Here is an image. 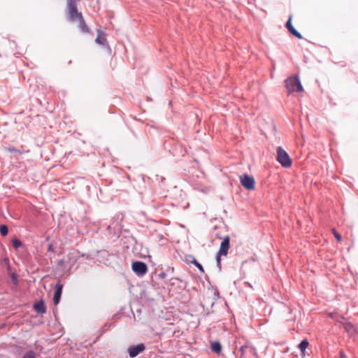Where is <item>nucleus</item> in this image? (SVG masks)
<instances>
[{
    "label": "nucleus",
    "mask_w": 358,
    "mask_h": 358,
    "mask_svg": "<svg viewBox=\"0 0 358 358\" xmlns=\"http://www.w3.org/2000/svg\"><path fill=\"white\" fill-rule=\"evenodd\" d=\"M211 349L216 353H220L222 350L221 344L219 342H213L211 344Z\"/></svg>",
    "instance_id": "16"
},
{
    "label": "nucleus",
    "mask_w": 358,
    "mask_h": 358,
    "mask_svg": "<svg viewBox=\"0 0 358 358\" xmlns=\"http://www.w3.org/2000/svg\"><path fill=\"white\" fill-rule=\"evenodd\" d=\"M68 259L69 261L72 264H74L78 260V257L74 256L73 252H70L68 254Z\"/></svg>",
    "instance_id": "22"
},
{
    "label": "nucleus",
    "mask_w": 358,
    "mask_h": 358,
    "mask_svg": "<svg viewBox=\"0 0 358 358\" xmlns=\"http://www.w3.org/2000/svg\"><path fill=\"white\" fill-rule=\"evenodd\" d=\"M333 234L334 236V237L337 239L338 241H341L342 240V237H341V235L338 233L335 229L333 230Z\"/></svg>",
    "instance_id": "23"
},
{
    "label": "nucleus",
    "mask_w": 358,
    "mask_h": 358,
    "mask_svg": "<svg viewBox=\"0 0 358 358\" xmlns=\"http://www.w3.org/2000/svg\"><path fill=\"white\" fill-rule=\"evenodd\" d=\"M62 288L63 285L59 282L56 284L53 297L54 303L55 305H57L60 301Z\"/></svg>",
    "instance_id": "10"
},
{
    "label": "nucleus",
    "mask_w": 358,
    "mask_h": 358,
    "mask_svg": "<svg viewBox=\"0 0 358 358\" xmlns=\"http://www.w3.org/2000/svg\"><path fill=\"white\" fill-rule=\"evenodd\" d=\"M247 348V346H246V345H243V346H241V347L240 348V349H239V350H240V352H241V356H243V355L245 354V348Z\"/></svg>",
    "instance_id": "27"
},
{
    "label": "nucleus",
    "mask_w": 358,
    "mask_h": 358,
    "mask_svg": "<svg viewBox=\"0 0 358 358\" xmlns=\"http://www.w3.org/2000/svg\"><path fill=\"white\" fill-rule=\"evenodd\" d=\"M277 161L285 168L292 166V159L287 152L281 147H278L277 150Z\"/></svg>",
    "instance_id": "4"
},
{
    "label": "nucleus",
    "mask_w": 358,
    "mask_h": 358,
    "mask_svg": "<svg viewBox=\"0 0 358 358\" xmlns=\"http://www.w3.org/2000/svg\"><path fill=\"white\" fill-rule=\"evenodd\" d=\"M12 245L15 249H17L22 246V242L17 238L12 240Z\"/></svg>",
    "instance_id": "19"
},
{
    "label": "nucleus",
    "mask_w": 358,
    "mask_h": 358,
    "mask_svg": "<svg viewBox=\"0 0 358 358\" xmlns=\"http://www.w3.org/2000/svg\"><path fill=\"white\" fill-rule=\"evenodd\" d=\"M64 259H59L58 262H57V265L58 266H63L64 264Z\"/></svg>",
    "instance_id": "30"
},
{
    "label": "nucleus",
    "mask_w": 358,
    "mask_h": 358,
    "mask_svg": "<svg viewBox=\"0 0 358 358\" xmlns=\"http://www.w3.org/2000/svg\"><path fill=\"white\" fill-rule=\"evenodd\" d=\"M145 349V346L143 343L138 344L136 345H131L128 348V352L131 358H134L138 356L140 353L143 352Z\"/></svg>",
    "instance_id": "7"
},
{
    "label": "nucleus",
    "mask_w": 358,
    "mask_h": 358,
    "mask_svg": "<svg viewBox=\"0 0 358 358\" xmlns=\"http://www.w3.org/2000/svg\"><path fill=\"white\" fill-rule=\"evenodd\" d=\"M285 27L288 29L289 32L290 34H292L293 36H294L295 37H296L297 38H299V39L303 38L301 34L297 30H296L295 28L293 27V25L292 24V16L291 15L289 16V17L285 24Z\"/></svg>",
    "instance_id": "9"
},
{
    "label": "nucleus",
    "mask_w": 358,
    "mask_h": 358,
    "mask_svg": "<svg viewBox=\"0 0 358 358\" xmlns=\"http://www.w3.org/2000/svg\"><path fill=\"white\" fill-rule=\"evenodd\" d=\"M220 257H221V256H219V254H217V255H216V262H217V266L220 268H221V259H220Z\"/></svg>",
    "instance_id": "24"
},
{
    "label": "nucleus",
    "mask_w": 358,
    "mask_h": 358,
    "mask_svg": "<svg viewBox=\"0 0 358 358\" xmlns=\"http://www.w3.org/2000/svg\"><path fill=\"white\" fill-rule=\"evenodd\" d=\"M0 233L2 236H6L8 233V229L6 225L2 224L0 226Z\"/></svg>",
    "instance_id": "20"
},
{
    "label": "nucleus",
    "mask_w": 358,
    "mask_h": 358,
    "mask_svg": "<svg viewBox=\"0 0 358 358\" xmlns=\"http://www.w3.org/2000/svg\"><path fill=\"white\" fill-rule=\"evenodd\" d=\"M34 308L38 314H43L46 312V308L43 301H39L35 303Z\"/></svg>",
    "instance_id": "13"
},
{
    "label": "nucleus",
    "mask_w": 358,
    "mask_h": 358,
    "mask_svg": "<svg viewBox=\"0 0 358 358\" xmlns=\"http://www.w3.org/2000/svg\"><path fill=\"white\" fill-rule=\"evenodd\" d=\"M229 236H225L220 244V248L217 254H219V256H226L228 254V250L229 249Z\"/></svg>",
    "instance_id": "8"
},
{
    "label": "nucleus",
    "mask_w": 358,
    "mask_h": 358,
    "mask_svg": "<svg viewBox=\"0 0 358 358\" xmlns=\"http://www.w3.org/2000/svg\"><path fill=\"white\" fill-rule=\"evenodd\" d=\"M189 257L192 259V260L191 261V262H192L194 265H195V266H196V267H197V268H198V269H199L200 271H201L202 273H204V269H203V268L202 265H201L199 262H197V260H196L194 257L190 256Z\"/></svg>",
    "instance_id": "17"
},
{
    "label": "nucleus",
    "mask_w": 358,
    "mask_h": 358,
    "mask_svg": "<svg viewBox=\"0 0 358 358\" xmlns=\"http://www.w3.org/2000/svg\"><path fill=\"white\" fill-rule=\"evenodd\" d=\"M343 328L348 334L350 336H354L357 334V327L351 322H348L347 323H345Z\"/></svg>",
    "instance_id": "11"
},
{
    "label": "nucleus",
    "mask_w": 358,
    "mask_h": 358,
    "mask_svg": "<svg viewBox=\"0 0 358 358\" xmlns=\"http://www.w3.org/2000/svg\"><path fill=\"white\" fill-rule=\"evenodd\" d=\"M98 36L95 40L96 43L98 44L102 45L103 46L109 47L107 39L105 36V34L103 31L101 30H98Z\"/></svg>",
    "instance_id": "12"
},
{
    "label": "nucleus",
    "mask_w": 358,
    "mask_h": 358,
    "mask_svg": "<svg viewBox=\"0 0 358 358\" xmlns=\"http://www.w3.org/2000/svg\"><path fill=\"white\" fill-rule=\"evenodd\" d=\"M308 345H309V342L307 339H303L301 341V342L299 345V349L301 351V355H305V351L307 349V348L308 347Z\"/></svg>",
    "instance_id": "15"
},
{
    "label": "nucleus",
    "mask_w": 358,
    "mask_h": 358,
    "mask_svg": "<svg viewBox=\"0 0 358 358\" xmlns=\"http://www.w3.org/2000/svg\"><path fill=\"white\" fill-rule=\"evenodd\" d=\"M79 22L78 27L79 29L83 32V33H89L90 29L88 28L87 25L86 24L83 17H82L80 19L78 20Z\"/></svg>",
    "instance_id": "14"
},
{
    "label": "nucleus",
    "mask_w": 358,
    "mask_h": 358,
    "mask_svg": "<svg viewBox=\"0 0 358 358\" xmlns=\"http://www.w3.org/2000/svg\"><path fill=\"white\" fill-rule=\"evenodd\" d=\"M335 320L337 322H339V323L342 324L343 326L345 325V323L348 322L347 320L343 316H341V315H338L336 316V317L335 318Z\"/></svg>",
    "instance_id": "18"
},
{
    "label": "nucleus",
    "mask_w": 358,
    "mask_h": 358,
    "mask_svg": "<svg viewBox=\"0 0 358 358\" xmlns=\"http://www.w3.org/2000/svg\"><path fill=\"white\" fill-rule=\"evenodd\" d=\"M337 315H338V314H337V313H329V316L331 318L334 319V320H335V318L336 317V316H337Z\"/></svg>",
    "instance_id": "29"
},
{
    "label": "nucleus",
    "mask_w": 358,
    "mask_h": 358,
    "mask_svg": "<svg viewBox=\"0 0 358 358\" xmlns=\"http://www.w3.org/2000/svg\"><path fill=\"white\" fill-rule=\"evenodd\" d=\"M8 150L10 152H20L19 150H17L15 147L13 146H10V147H8Z\"/></svg>",
    "instance_id": "26"
},
{
    "label": "nucleus",
    "mask_w": 358,
    "mask_h": 358,
    "mask_svg": "<svg viewBox=\"0 0 358 358\" xmlns=\"http://www.w3.org/2000/svg\"><path fill=\"white\" fill-rule=\"evenodd\" d=\"M68 17L71 22L78 20L83 17L82 13L78 10L76 0H68Z\"/></svg>",
    "instance_id": "3"
},
{
    "label": "nucleus",
    "mask_w": 358,
    "mask_h": 358,
    "mask_svg": "<svg viewBox=\"0 0 358 358\" xmlns=\"http://www.w3.org/2000/svg\"><path fill=\"white\" fill-rule=\"evenodd\" d=\"M132 270L138 276H143L147 273L148 267L144 262L136 261L132 264Z\"/></svg>",
    "instance_id": "6"
},
{
    "label": "nucleus",
    "mask_w": 358,
    "mask_h": 358,
    "mask_svg": "<svg viewBox=\"0 0 358 358\" xmlns=\"http://www.w3.org/2000/svg\"><path fill=\"white\" fill-rule=\"evenodd\" d=\"M285 83L287 94H291L294 92H301L303 91V88L301 83L299 77L296 75L287 78L285 80Z\"/></svg>",
    "instance_id": "1"
},
{
    "label": "nucleus",
    "mask_w": 358,
    "mask_h": 358,
    "mask_svg": "<svg viewBox=\"0 0 358 358\" xmlns=\"http://www.w3.org/2000/svg\"><path fill=\"white\" fill-rule=\"evenodd\" d=\"M342 358V357H341Z\"/></svg>",
    "instance_id": "31"
},
{
    "label": "nucleus",
    "mask_w": 358,
    "mask_h": 358,
    "mask_svg": "<svg viewBox=\"0 0 358 358\" xmlns=\"http://www.w3.org/2000/svg\"><path fill=\"white\" fill-rule=\"evenodd\" d=\"M11 278H12V281L15 284V285H17V277H16V275L15 273H12L11 274Z\"/></svg>",
    "instance_id": "25"
},
{
    "label": "nucleus",
    "mask_w": 358,
    "mask_h": 358,
    "mask_svg": "<svg viewBox=\"0 0 358 358\" xmlns=\"http://www.w3.org/2000/svg\"><path fill=\"white\" fill-rule=\"evenodd\" d=\"M164 147L166 149H169V152L176 157H184L187 153V150L182 145L174 143L173 141H166Z\"/></svg>",
    "instance_id": "2"
},
{
    "label": "nucleus",
    "mask_w": 358,
    "mask_h": 358,
    "mask_svg": "<svg viewBox=\"0 0 358 358\" xmlns=\"http://www.w3.org/2000/svg\"><path fill=\"white\" fill-rule=\"evenodd\" d=\"M22 358H36L35 352L32 350H29L25 352Z\"/></svg>",
    "instance_id": "21"
},
{
    "label": "nucleus",
    "mask_w": 358,
    "mask_h": 358,
    "mask_svg": "<svg viewBox=\"0 0 358 358\" xmlns=\"http://www.w3.org/2000/svg\"><path fill=\"white\" fill-rule=\"evenodd\" d=\"M240 181L242 186L248 190H253L255 188V182L254 178L248 175L243 174L240 176Z\"/></svg>",
    "instance_id": "5"
},
{
    "label": "nucleus",
    "mask_w": 358,
    "mask_h": 358,
    "mask_svg": "<svg viewBox=\"0 0 358 358\" xmlns=\"http://www.w3.org/2000/svg\"><path fill=\"white\" fill-rule=\"evenodd\" d=\"M48 252H52L54 251V247H53V244L52 243H50L48 247Z\"/></svg>",
    "instance_id": "28"
}]
</instances>
